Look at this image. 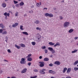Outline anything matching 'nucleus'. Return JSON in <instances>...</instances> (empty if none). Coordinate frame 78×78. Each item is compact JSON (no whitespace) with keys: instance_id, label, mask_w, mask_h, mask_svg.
<instances>
[{"instance_id":"obj_1","label":"nucleus","mask_w":78,"mask_h":78,"mask_svg":"<svg viewBox=\"0 0 78 78\" xmlns=\"http://www.w3.org/2000/svg\"><path fill=\"white\" fill-rule=\"evenodd\" d=\"M20 63L21 64H24L26 63V61H25V59L23 58H22L21 59V61H20Z\"/></svg>"},{"instance_id":"obj_6","label":"nucleus","mask_w":78,"mask_h":78,"mask_svg":"<svg viewBox=\"0 0 78 78\" xmlns=\"http://www.w3.org/2000/svg\"><path fill=\"white\" fill-rule=\"evenodd\" d=\"M27 68H24L23 71H21L22 73H25L27 72Z\"/></svg>"},{"instance_id":"obj_36","label":"nucleus","mask_w":78,"mask_h":78,"mask_svg":"<svg viewBox=\"0 0 78 78\" xmlns=\"http://www.w3.org/2000/svg\"><path fill=\"white\" fill-rule=\"evenodd\" d=\"M42 49H45L46 48V47L45 46H44L42 47Z\"/></svg>"},{"instance_id":"obj_11","label":"nucleus","mask_w":78,"mask_h":78,"mask_svg":"<svg viewBox=\"0 0 78 78\" xmlns=\"http://www.w3.org/2000/svg\"><path fill=\"white\" fill-rule=\"evenodd\" d=\"M73 31V29H70L69 30L68 32L69 33H72Z\"/></svg>"},{"instance_id":"obj_30","label":"nucleus","mask_w":78,"mask_h":78,"mask_svg":"<svg viewBox=\"0 0 78 78\" xmlns=\"http://www.w3.org/2000/svg\"><path fill=\"white\" fill-rule=\"evenodd\" d=\"M36 29L37 30H39V31H42V30H41V29L39 27H37L36 28Z\"/></svg>"},{"instance_id":"obj_32","label":"nucleus","mask_w":78,"mask_h":78,"mask_svg":"<svg viewBox=\"0 0 78 78\" xmlns=\"http://www.w3.org/2000/svg\"><path fill=\"white\" fill-rule=\"evenodd\" d=\"M20 30H23L24 29L23 28V26H20Z\"/></svg>"},{"instance_id":"obj_24","label":"nucleus","mask_w":78,"mask_h":78,"mask_svg":"<svg viewBox=\"0 0 78 78\" xmlns=\"http://www.w3.org/2000/svg\"><path fill=\"white\" fill-rule=\"evenodd\" d=\"M78 50H77L75 49L74 51H72V53H76V52H77Z\"/></svg>"},{"instance_id":"obj_63","label":"nucleus","mask_w":78,"mask_h":78,"mask_svg":"<svg viewBox=\"0 0 78 78\" xmlns=\"http://www.w3.org/2000/svg\"><path fill=\"white\" fill-rule=\"evenodd\" d=\"M11 78H16V77L12 76L11 77Z\"/></svg>"},{"instance_id":"obj_26","label":"nucleus","mask_w":78,"mask_h":78,"mask_svg":"<svg viewBox=\"0 0 78 78\" xmlns=\"http://www.w3.org/2000/svg\"><path fill=\"white\" fill-rule=\"evenodd\" d=\"M74 70L75 71H77V70H78V67H75L74 68Z\"/></svg>"},{"instance_id":"obj_18","label":"nucleus","mask_w":78,"mask_h":78,"mask_svg":"<svg viewBox=\"0 0 78 78\" xmlns=\"http://www.w3.org/2000/svg\"><path fill=\"white\" fill-rule=\"evenodd\" d=\"M78 60H77L76 62H75L73 63V65L76 66V64H78Z\"/></svg>"},{"instance_id":"obj_60","label":"nucleus","mask_w":78,"mask_h":78,"mask_svg":"<svg viewBox=\"0 0 78 78\" xmlns=\"http://www.w3.org/2000/svg\"><path fill=\"white\" fill-rule=\"evenodd\" d=\"M7 16H5V19H6V20H7Z\"/></svg>"},{"instance_id":"obj_8","label":"nucleus","mask_w":78,"mask_h":78,"mask_svg":"<svg viewBox=\"0 0 78 78\" xmlns=\"http://www.w3.org/2000/svg\"><path fill=\"white\" fill-rule=\"evenodd\" d=\"M71 71V68H68L67 71V73H70Z\"/></svg>"},{"instance_id":"obj_19","label":"nucleus","mask_w":78,"mask_h":78,"mask_svg":"<svg viewBox=\"0 0 78 78\" xmlns=\"http://www.w3.org/2000/svg\"><path fill=\"white\" fill-rule=\"evenodd\" d=\"M49 17H53V15L52 14L50 13L49 14Z\"/></svg>"},{"instance_id":"obj_44","label":"nucleus","mask_w":78,"mask_h":78,"mask_svg":"<svg viewBox=\"0 0 78 78\" xmlns=\"http://www.w3.org/2000/svg\"><path fill=\"white\" fill-rule=\"evenodd\" d=\"M37 6H38V7H39V6H40V5H39V3H37L36 5Z\"/></svg>"},{"instance_id":"obj_47","label":"nucleus","mask_w":78,"mask_h":78,"mask_svg":"<svg viewBox=\"0 0 78 78\" xmlns=\"http://www.w3.org/2000/svg\"><path fill=\"white\" fill-rule=\"evenodd\" d=\"M7 51L9 52V53H11V50H10V49H8Z\"/></svg>"},{"instance_id":"obj_21","label":"nucleus","mask_w":78,"mask_h":78,"mask_svg":"<svg viewBox=\"0 0 78 78\" xmlns=\"http://www.w3.org/2000/svg\"><path fill=\"white\" fill-rule=\"evenodd\" d=\"M20 45L21 46V47H25V44H20Z\"/></svg>"},{"instance_id":"obj_56","label":"nucleus","mask_w":78,"mask_h":78,"mask_svg":"<svg viewBox=\"0 0 78 78\" xmlns=\"http://www.w3.org/2000/svg\"><path fill=\"white\" fill-rule=\"evenodd\" d=\"M2 72H3V71H2V70H1V71L0 72V74H2Z\"/></svg>"},{"instance_id":"obj_13","label":"nucleus","mask_w":78,"mask_h":78,"mask_svg":"<svg viewBox=\"0 0 78 78\" xmlns=\"http://www.w3.org/2000/svg\"><path fill=\"white\" fill-rule=\"evenodd\" d=\"M39 73H40L41 74H45V72L42 70L40 71Z\"/></svg>"},{"instance_id":"obj_35","label":"nucleus","mask_w":78,"mask_h":78,"mask_svg":"<svg viewBox=\"0 0 78 78\" xmlns=\"http://www.w3.org/2000/svg\"><path fill=\"white\" fill-rule=\"evenodd\" d=\"M56 44L58 46H60V43H59V42H57L56 43Z\"/></svg>"},{"instance_id":"obj_50","label":"nucleus","mask_w":78,"mask_h":78,"mask_svg":"<svg viewBox=\"0 0 78 78\" xmlns=\"http://www.w3.org/2000/svg\"><path fill=\"white\" fill-rule=\"evenodd\" d=\"M78 38V37H74V39H75V40L77 39Z\"/></svg>"},{"instance_id":"obj_51","label":"nucleus","mask_w":78,"mask_h":78,"mask_svg":"<svg viewBox=\"0 0 78 78\" xmlns=\"http://www.w3.org/2000/svg\"><path fill=\"white\" fill-rule=\"evenodd\" d=\"M60 20H62L63 19V17H62V16H61L60 17Z\"/></svg>"},{"instance_id":"obj_42","label":"nucleus","mask_w":78,"mask_h":78,"mask_svg":"<svg viewBox=\"0 0 78 78\" xmlns=\"http://www.w3.org/2000/svg\"><path fill=\"white\" fill-rule=\"evenodd\" d=\"M1 27L2 28H4L5 27V26L3 25V24H2V25L1 26Z\"/></svg>"},{"instance_id":"obj_62","label":"nucleus","mask_w":78,"mask_h":78,"mask_svg":"<svg viewBox=\"0 0 78 78\" xmlns=\"http://www.w3.org/2000/svg\"><path fill=\"white\" fill-rule=\"evenodd\" d=\"M6 39L7 40H8V37H6Z\"/></svg>"},{"instance_id":"obj_2","label":"nucleus","mask_w":78,"mask_h":78,"mask_svg":"<svg viewBox=\"0 0 78 78\" xmlns=\"http://www.w3.org/2000/svg\"><path fill=\"white\" fill-rule=\"evenodd\" d=\"M69 22H65L63 25L64 27V28H67L69 27Z\"/></svg>"},{"instance_id":"obj_49","label":"nucleus","mask_w":78,"mask_h":78,"mask_svg":"<svg viewBox=\"0 0 78 78\" xmlns=\"http://www.w3.org/2000/svg\"><path fill=\"white\" fill-rule=\"evenodd\" d=\"M37 78V76H34L33 77H31L30 78Z\"/></svg>"},{"instance_id":"obj_25","label":"nucleus","mask_w":78,"mask_h":78,"mask_svg":"<svg viewBox=\"0 0 78 78\" xmlns=\"http://www.w3.org/2000/svg\"><path fill=\"white\" fill-rule=\"evenodd\" d=\"M45 16H46V17H48V16H49V13H46L45 14H44Z\"/></svg>"},{"instance_id":"obj_38","label":"nucleus","mask_w":78,"mask_h":78,"mask_svg":"<svg viewBox=\"0 0 78 78\" xmlns=\"http://www.w3.org/2000/svg\"><path fill=\"white\" fill-rule=\"evenodd\" d=\"M15 6L16 7H18H18H19V4H16Z\"/></svg>"},{"instance_id":"obj_57","label":"nucleus","mask_w":78,"mask_h":78,"mask_svg":"<svg viewBox=\"0 0 78 78\" xmlns=\"http://www.w3.org/2000/svg\"><path fill=\"white\" fill-rule=\"evenodd\" d=\"M12 7L13 9H15V6L14 5H12Z\"/></svg>"},{"instance_id":"obj_14","label":"nucleus","mask_w":78,"mask_h":78,"mask_svg":"<svg viewBox=\"0 0 78 78\" xmlns=\"http://www.w3.org/2000/svg\"><path fill=\"white\" fill-rule=\"evenodd\" d=\"M48 44H49V45H54L55 44L54 43H53L52 42H49L48 43Z\"/></svg>"},{"instance_id":"obj_20","label":"nucleus","mask_w":78,"mask_h":78,"mask_svg":"<svg viewBox=\"0 0 78 78\" xmlns=\"http://www.w3.org/2000/svg\"><path fill=\"white\" fill-rule=\"evenodd\" d=\"M22 33L24 34H25L26 35H28V33L26 32H22Z\"/></svg>"},{"instance_id":"obj_23","label":"nucleus","mask_w":78,"mask_h":78,"mask_svg":"<svg viewBox=\"0 0 78 78\" xmlns=\"http://www.w3.org/2000/svg\"><path fill=\"white\" fill-rule=\"evenodd\" d=\"M35 23H36V24H38V23H40V22H39V21L38 20H36L35 21Z\"/></svg>"},{"instance_id":"obj_7","label":"nucleus","mask_w":78,"mask_h":78,"mask_svg":"<svg viewBox=\"0 0 78 78\" xmlns=\"http://www.w3.org/2000/svg\"><path fill=\"white\" fill-rule=\"evenodd\" d=\"M2 6L3 7V8H5L6 6V4L5 3H3L2 4Z\"/></svg>"},{"instance_id":"obj_27","label":"nucleus","mask_w":78,"mask_h":78,"mask_svg":"<svg viewBox=\"0 0 78 78\" xmlns=\"http://www.w3.org/2000/svg\"><path fill=\"white\" fill-rule=\"evenodd\" d=\"M31 56V54H29L28 55V56H27L26 57V58H30V56Z\"/></svg>"},{"instance_id":"obj_46","label":"nucleus","mask_w":78,"mask_h":78,"mask_svg":"<svg viewBox=\"0 0 78 78\" xmlns=\"http://www.w3.org/2000/svg\"><path fill=\"white\" fill-rule=\"evenodd\" d=\"M53 74H55L56 73V72L52 71V73Z\"/></svg>"},{"instance_id":"obj_4","label":"nucleus","mask_w":78,"mask_h":78,"mask_svg":"<svg viewBox=\"0 0 78 78\" xmlns=\"http://www.w3.org/2000/svg\"><path fill=\"white\" fill-rule=\"evenodd\" d=\"M54 64L59 66L61 64V63H60V62L58 61H56L54 62Z\"/></svg>"},{"instance_id":"obj_37","label":"nucleus","mask_w":78,"mask_h":78,"mask_svg":"<svg viewBox=\"0 0 78 78\" xmlns=\"http://www.w3.org/2000/svg\"><path fill=\"white\" fill-rule=\"evenodd\" d=\"M48 72L50 73H52L53 71L52 70H49Z\"/></svg>"},{"instance_id":"obj_10","label":"nucleus","mask_w":78,"mask_h":78,"mask_svg":"<svg viewBox=\"0 0 78 78\" xmlns=\"http://www.w3.org/2000/svg\"><path fill=\"white\" fill-rule=\"evenodd\" d=\"M43 60L44 61H49V58L46 57L44 58Z\"/></svg>"},{"instance_id":"obj_15","label":"nucleus","mask_w":78,"mask_h":78,"mask_svg":"<svg viewBox=\"0 0 78 78\" xmlns=\"http://www.w3.org/2000/svg\"><path fill=\"white\" fill-rule=\"evenodd\" d=\"M27 61H28L31 62V61H32V58H31L30 57H29L27 59Z\"/></svg>"},{"instance_id":"obj_9","label":"nucleus","mask_w":78,"mask_h":78,"mask_svg":"<svg viewBox=\"0 0 78 78\" xmlns=\"http://www.w3.org/2000/svg\"><path fill=\"white\" fill-rule=\"evenodd\" d=\"M18 25V23H16L15 24H13L12 25V27H16V26H17Z\"/></svg>"},{"instance_id":"obj_64","label":"nucleus","mask_w":78,"mask_h":78,"mask_svg":"<svg viewBox=\"0 0 78 78\" xmlns=\"http://www.w3.org/2000/svg\"><path fill=\"white\" fill-rule=\"evenodd\" d=\"M4 61H6V62H8V61L6 60H4Z\"/></svg>"},{"instance_id":"obj_28","label":"nucleus","mask_w":78,"mask_h":78,"mask_svg":"<svg viewBox=\"0 0 78 78\" xmlns=\"http://www.w3.org/2000/svg\"><path fill=\"white\" fill-rule=\"evenodd\" d=\"M31 44H32L33 45H36V42L34 41L32 42Z\"/></svg>"},{"instance_id":"obj_29","label":"nucleus","mask_w":78,"mask_h":78,"mask_svg":"<svg viewBox=\"0 0 78 78\" xmlns=\"http://www.w3.org/2000/svg\"><path fill=\"white\" fill-rule=\"evenodd\" d=\"M15 14L16 17H17V16H18V14H19V12H16Z\"/></svg>"},{"instance_id":"obj_54","label":"nucleus","mask_w":78,"mask_h":78,"mask_svg":"<svg viewBox=\"0 0 78 78\" xmlns=\"http://www.w3.org/2000/svg\"><path fill=\"white\" fill-rule=\"evenodd\" d=\"M3 25L2 23L0 24V27H2V25Z\"/></svg>"},{"instance_id":"obj_12","label":"nucleus","mask_w":78,"mask_h":78,"mask_svg":"<svg viewBox=\"0 0 78 78\" xmlns=\"http://www.w3.org/2000/svg\"><path fill=\"white\" fill-rule=\"evenodd\" d=\"M67 70V68H64L63 69V73H65L66 72V71Z\"/></svg>"},{"instance_id":"obj_22","label":"nucleus","mask_w":78,"mask_h":78,"mask_svg":"<svg viewBox=\"0 0 78 78\" xmlns=\"http://www.w3.org/2000/svg\"><path fill=\"white\" fill-rule=\"evenodd\" d=\"M48 50H49L50 51H52L53 50V48H51V47H49L48 48Z\"/></svg>"},{"instance_id":"obj_55","label":"nucleus","mask_w":78,"mask_h":78,"mask_svg":"<svg viewBox=\"0 0 78 78\" xmlns=\"http://www.w3.org/2000/svg\"><path fill=\"white\" fill-rule=\"evenodd\" d=\"M9 27L10 28H12V26H11V25L9 26Z\"/></svg>"},{"instance_id":"obj_48","label":"nucleus","mask_w":78,"mask_h":78,"mask_svg":"<svg viewBox=\"0 0 78 78\" xmlns=\"http://www.w3.org/2000/svg\"><path fill=\"white\" fill-rule=\"evenodd\" d=\"M32 12H33V11L32 10H31V11H30L29 12V13H32Z\"/></svg>"},{"instance_id":"obj_59","label":"nucleus","mask_w":78,"mask_h":78,"mask_svg":"<svg viewBox=\"0 0 78 78\" xmlns=\"http://www.w3.org/2000/svg\"><path fill=\"white\" fill-rule=\"evenodd\" d=\"M66 78H72V77L69 76H68L66 77Z\"/></svg>"},{"instance_id":"obj_52","label":"nucleus","mask_w":78,"mask_h":78,"mask_svg":"<svg viewBox=\"0 0 78 78\" xmlns=\"http://www.w3.org/2000/svg\"><path fill=\"white\" fill-rule=\"evenodd\" d=\"M39 59H41L42 58V56H40L39 57Z\"/></svg>"},{"instance_id":"obj_45","label":"nucleus","mask_w":78,"mask_h":78,"mask_svg":"<svg viewBox=\"0 0 78 78\" xmlns=\"http://www.w3.org/2000/svg\"><path fill=\"white\" fill-rule=\"evenodd\" d=\"M3 32V30L2 29H0V33H2Z\"/></svg>"},{"instance_id":"obj_31","label":"nucleus","mask_w":78,"mask_h":78,"mask_svg":"<svg viewBox=\"0 0 78 78\" xmlns=\"http://www.w3.org/2000/svg\"><path fill=\"white\" fill-rule=\"evenodd\" d=\"M7 34V32L6 31H5L4 32H3L2 33V34Z\"/></svg>"},{"instance_id":"obj_3","label":"nucleus","mask_w":78,"mask_h":78,"mask_svg":"<svg viewBox=\"0 0 78 78\" xmlns=\"http://www.w3.org/2000/svg\"><path fill=\"white\" fill-rule=\"evenodd\" d=\"M39 64H40L39 65L40 67H42L44 66V62H39Z\"/></svg>"},{"instance_id":"obj_53","label":"nucleus","mask_w":78,"mask_h":78,"mask_svg":"<svg viewBox=\"0 0 78 78\" xmlns=\"http://www.w3.org/2000/svg\"><path fill=\"white\" fill-rule=\"evenodd\" d=\"M46 69H42V71H45Z\"/></svg>"},{"instance_id":"obj_16","label":"nucleus","mask_w":78,"mask_h":78,"mask_svg":"<svg viewBox=\"0 0 78 78\" xmlns=\"http://www.w3.org/2000/svg\"><path fill=\"white\" fill-rule=\"evenodd\" d=\"M19 5L20 6H23L24 5V3H23V2H21L19 4Z\"/></svg>"},{"instance_id":"obj_61","label":"nucleus","mask_w":78,"mask_h":78,"mask_svg":"<svg viewBox=\"0 0 78 78\" xmlns=\"http://www.w3.org/2000/svg\"><path fill=\"white\" fill-rule=\"evenodd\" d=\"M43 9L44 10V9H47V8H44Z\"/></svg>"},{"instance_id":"obj_41","label":"nucleus","mask_w":78,"mask_h":78,"mask_svg":"<svg viewBox=\"0 0 78 78\" xmlns=\"http://www.w3.org/2000/svg\"><path fill=\"white\" fill-rule=\"evenodd\" d=\"M31 62H29L28 64L27 65L29 66H31Z\"/></svg>"},{"instance_id":"obj_33","label":"nucleus","mask_w":78,"mask_h":78,"mask_svg":"<svg viewBox=\"0 0 78 78\" xmlns=\"http://www.w3.org/2000/svg\"><path fill=\"white\" fill-rule=\"evenodd\" d=\"M51 52L52 54H53V53H55V51L53 49L51 51Z\"/></svg>"},{"instance_id":"obj_58","label":"nucleus","mask_w":78,"mask_h":78,"mask_svg":"<svg viewBox=\"0 0 78 78\" xmlns=\"http://www.w3.org/2000/svg\"><path fill=\"white\" fill-rule=\"evenodd\" d=\"M56 46H58L56 44L54 46V47H56Z\"/></svg>"},{"instance_id":"obj_17","label":"nucleus","mask_w":78,"mask_h":78,"mask_svg":"<svg viewBox=\"0 0 78 78\" xmlns=\"http://www.w3.org/2000/svg\"><path fill=\"white\" fill-rule=\"evenodd\" d=\"M15 47H16V48H17L18 49H20V46H18L17 45V44H15Z\"/></svg>"},{"instance_id":"obj_39","label":"nucleus","mask_w":78,"mask_h":78,"mask_svg":"<svg viewBox=\"0 0 78 78\" xmlns=\"http://www.w3.org/2000/svg\"><path fill=\"white\" fill-rule=\"evenodd\" d=\"M34 71L35 72H38V70L35 69L34 70Z\"/></svg>"},{"instance_id":"obj_5","label":"nucleus","mask_w":78,"mask_h":78,"mask_svg":"<svg viewBox=\"0 0 78 78\" xmlns=\"http://www.w3.org/2000/svg\"><path fill=\"white\" fill-rule=\"evenodd\" d=\"M4 15L5 16H8V17H9V13H7L6 12H5V13H4Z\"/></svg>"},{"instance_id":"obj_43","label":"nucleus","mask_w":78,"mask_h":78,"mask_svg":"<svg viewBox=\"0 0 78 78\" xmlns=\"http://www.w3.org/2000/svg\"><path fill=\"white\" fill-rule=\"evenodd\" d=\"M49 66L51 67L53 66V64L52 63H50L49 65Z\"/></svg>"},{"instance_id":"obj_40","label":"nucleus","mask_w":78,"mask_h":78,"mask_svg":"<svg viewBox=\"0 0 78 78\" xmlns=\"http://www.w3.org/2000/svg\"><path fill=\"white\" fill-rule=\"evenodd\" d=\"M44 51L45 53H47L48 51V50H47V49H45Z\"/></svg>"},{"instance_id":"obj_34","label":"nucleus","mask_w":78,"mask_h":78,"mask_svg":"<svg viewBox=\"0 0 78 78\" xmlns=\"http://www.w3.org/2000/svg\"><path fill=\"white\" fill-rule=\"evenodd\" d=\"M13 2L15 4H17V3H18V2L16 1H13Z\"/></svg>"}]
</instances>
